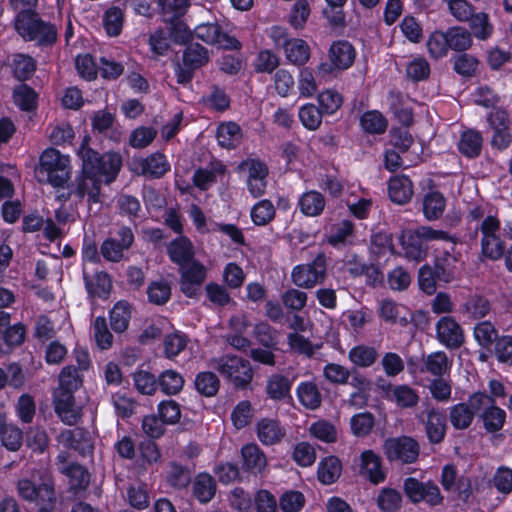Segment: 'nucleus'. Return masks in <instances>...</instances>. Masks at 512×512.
I'll return each mask as SVG.
<instances>
[{"label": "nucleus", "instance_id": "obj_1", "mask_svg": "<svg viewBox=\"0 0 512 512\" xmlns=\"http://www.w3.org/2000/svg\"><path fill=\"white\" fill-rule=\"evenodd\" d=\"M86 137L78 149L82 161L81 171L72 184L70 194L82 199L86 195L92 203L99 202L102 183L111 184L116 180L122 167V157L118 152L100 154L88 145Z\"/></svg>", "mask_w": 512, "mask_h": 512}, {"label": "nucleus", "instance_id": "obj_2", "mask_svg": "<svg viewBox=\"0 0 512 512\" xmlns=\"http://www.w3.org/2000/svg\"><path fill=\"white\" fill-rule=\"evenodd\" d=\"M433 240L450 241L455 244L454 237L444 230L434 229L430 226H419L415 229L402 231L399 242L404 257L416 263L424 261L428 256V242Z\"/></svg>", "mask_w": 512, "mask_h": 512}, {"label": "nucleus", "instance_id": "obj_3", "mask_svg": "<svg viewBox=\"0 0 512 512\" xmlns=\"http://www.w3.org/2000/svg\"><path fill=\"white\" fill-rule=\"evenodd\" d=\"M39 182H46L54 188H64L71 177L70 158L55 148L45 149L35 169Z\"/></svg>", "mask_w": 512, "mask_h": 512}, {"label": "nucleus", "instance_id": "obj_4", "mask_svg": "<svg viewBox=\"0 0 512 512\" xmlns=\"http://www.w3.org/2000/svg\"><path fill=\"white\" fill-rule=\"evenodd\" d=\"M214 361L215 369L235 389L246 390L250 387L254 371L248 359L234 354H225Z\"/></svg>", "mask_w": 512, "mask_h": 512}, {"label": "nucleus", "instance_id": "obj_5", "mask_svg": "<svg viewBox=\"0 0 512 512\" xmlns=\"http://www.w3.org/2000/svg\"><path fill=\"white\" fill-rule=\"evenodd\" d=\"M14 29L24 41H35L40 47H51L58 39L56 25L44 21L38 12L20 21H14Z\"/></svg>", "mask_w": 512, "mask_h": 512}, {"label": "nucleus", "instance_id": "obj_6", "mask_svg": "<svg viewBox=\"0 0 512 512\" xmlns=\"http://www.w3.org/2000/svg\"><path fill=\"white\" fill-rule=\"evenodd\" d=\"M382 449L390 464L400 466L416 463L420 455L418 441L408 435L388 437L384 440Z\"/></svg>", "mask_w": 512, "mask_h": 512}, {"label": "nucleus", "instance_id": "obj_7", "mask_svg": "<svg viewBox=\"0 0 512 512\" xmlns=\"http://www.w3.org/2000/svg\"><path fill=\"white\" fill-rule=\"evenodd\" d=\"M19 496L38 506V512H53L56 504V494L52 482L36 484L30 479H20L17 483Z\"/></svg>", "mask_w": 512, "mask_h": 512}, {"label": "nucleus", "instance_id": "obj_8", "mask_svg": "<svg viewBox=\"0 0 512 512\" xmlns=\"http://www.w3.org/2000/svg\"><path fill=\"white\" fill-rule=\"evenodd\" d=\"M500 228V220L493 215L485 217L479 228L482 234L481 254L492 261L499 260L504 255L505 242L498 235Z\"/></svg>", "mask_w": 512, "mask_h": 512}, {"label": "nucleus", "instance_id": "obj_9", "mask_svg": "<svg viewBox=\"0 0 512 512\" xmlns=\"http://www.w3.org/2000/svg\"><path fill=\"white\" fill-rule=\"evenodd\" d=\"M480 390L470 394L466 401L456 403L448 408V419L456 431H464L471 427L483 404Z\"/></svg>", "mask_w": 512, "mask_h": 512}, {"label": "nucleus", "instance_id": "obj_10", "mask_svg": "<svg viewBox=\"0 0 512 512\" xmlns=\"http://www.w3.org/2000/svg\"><path fill=\"white\" fill-rule=\"evenodd\" d=\"M356 57L354 46L347 40H336L330 45L328 62H321L318 71L322 75H329L335 71H344L350 68Z\"/></svg>", "mask_w": 512, "mask_h": 512}, {"label": "nucleus", "instance_id": "obj_11", "mask_svg": "<svg viewBox=\"0 0 512 512\" xmlns=\"http://www.w3.org/2000/svg\"><path fill=\"white\" fill-rule=\"evenodd\" d=\"M403 490L413 504L424 502L430 507H435L443 504L444 501L438 485L432 480L423 482L417 478L408 477L403 482Z\"/></svg>", "mask_w": 512, "mask_h": 512}, {"label": "nucleus", "instance_id": "obj_12", "mask_svg": "<svg viewBox=\"0 0 512 512\" xmlns=\"http://www.w3.org/2000/svg\"><path fill=\"white\" fill-rule=\"evenodd\" d=\"M327 260L324 253H319L307 264H300L293 268L291 277L293 283L300 287L309 289L316 284H321L326 278Z\"/></svg>", "mask_w": 512, "mask_h": 512}, {"label": "nucleus", "instance_id": "obj_13", "mask_svg": "<svg viewBox=\"0 0 512 512\" xmlns=\"http://www.w3.org/2000/svg\"><path fill=\"white\" fill-rule=\"evenodd\" d=\"M480 395L483 397V404L480 406L477 417L482 422L486 433L496 434L504 428L507 413L497 405L496 400L489 396L486 391H480Z\"/></svg>", "mask_w": 512, "mask_h": 512}, {"label": "nucleus", "instance_id": "obj_14", "mask_svg": "<svg viewBox=\"0 0 512 512\" xmlns=\"http://www.w3.org/2000/svg\"><path fill=\"white\" fill-rule=\"evenodd\" d=\"M487 123L493 130L491 146L499 151L506 150L512 143L510 118L505 109H496L487 115Z\"/></svg>", "mask_w": 512, "mask_h": 512}, {"label": "nucleus", "instance_id": "obj_15", "mask_svg": "<svg viewBox=\"0 0 512 512\" xmlns=\"http://www.w3.org/2000/svg\"><path fill=\"white\" fill-rule=\"evenodd\" d=\"M119 239L106 238L100 247V253L106 261L118 263L122 260L124 251L134 243V234L129 226H121L117 230Z\"/></svg>", "mask_w": 512, "mask_h": 512}, {"label": "nucleus", "instance_id": "obj_16", "mask_svg": "<svg viewBox=\"0 0 512 512\" xmlns=\"http://www.w3.org/2000/svg\"><path fill=\"white\" fill-rule=\"evenodd\" d=\"M180 291L188 298H195L199 288L204 283L207 270L198 260H192L185 266H180Z\"/></svg>", "mask_w": 512, "mask_h": 512}, {"label": "nucleus", "instance_id": "obj_17", "mask_svg": "<svg viewBox=\"0 0 512 512\" xmlns=\"http://www.w3.org/2000/svg\"><path fill=\"white\" fill-rule=\"evenodd\" d=\"M425 420H422L427 440L431 445H437L444 441L448 425L447 412L441 407H431L425 411Z\"/></svg>", "mask_w": 512, "mask_h": 512}, {"label": "nucleus", "instance_id": "obj_18", "mask_svg": "<svg viewBox=\"0 0 512 512\" xmlns=\"http://www.w3.org/2000/svg\"><path fill=\"white\" fill-rule=\"evenodd\" d=\"M359 474L373 485H378L387 479V470L383 459L372 449L363 450L359 456Z\"/></svg>", "mask_w": 512, "mask_h": 512}, {"label": "nucleus", "instance_id": "obj_19", "mask_svg": "<svg viewBox=\"0 0 512 512\" xmlns=\"http://www.w3.org/2000/svg\"><path fill=\"white\" fill-rule=\"evenodd\" d=\"M57 459L60 463L65 464L59 468V471L68 479V491L74 495L85 491L90 484L91 477L88 469L77 462L68 463L64 454H59Z\"/></svg>", "mask_w": 512, "mask_h": 512}, {"label": "nucleus", "instance_id": "obj_20", "mask_svg": "<svg viewBox=\"0 0 512 512\" xmlns=\"http://www.w3.org/2000/svg\"><path fill=\"white\" fill-rule=\"evenodd\" d=\"M133 164L139 175L149 179H160L171 169L167 157L161 152H154L146 157L134 159Z\"/></svg>", "mask_w": 512, "mask_h": 512}, {"label": "nucleus", "instance_id": "obj_21", "mask_svg": "<svg viewBox=\"0 0 512 512\" xmlns=\"http://www.w3.org/2000/svg\"><path fill=\"white\" fill-rule=\"evenodd\" d=\"M438 341L449 349H458L464 343L460 324L451 316H442L436 323Z\"/></svg>", "mask_w": 512, "mask_h": 512}, {"label": "nucleus", "instance_id": "obj_22", "mask_svg": "<svg viewBox=\"0 0 512 512\" xmlns=\"http://www.w3.org/2000/svg\"><path fill=\"white\" fill-rule=\"evenodd\" d=\"M454 250L455 247L452 246L451 251L444 250L434 257L433 269L439 283L449 284L457 279L460 254H455Z\"/></svg>", "mask_w": 512, "mask_h": 512}, {"label": "nucleus", "instance_id": "obj_23", "mask_svg": "<svg viewBox=\"0 0 512 512\" xmlns=\"http://www.w3.org/2000/svg\"><path fill=\"white\" fill-rule=\"evenodd\" d=\"M75 392L58 391L54 392V410L63 423L73 426L78 423L81 413L75 408Z\"/></svg>", "mask_w": 512, "mask_h": 512}, {"label": "nucleus", "instance_id": "obj_24", "mask_svg": "<svg viewBox=\"0 0 512 512\" xmlns=\"http://www.w3.org/2000/svg\"><path fill=\"white\" fill-rule=\"evenodd\" d=\"M167 254L169 259L179 267L189 264L195 256L191 240L183 235L176 237L168 244Z\"/></svg>", "mask_w": 512, "mask_h": 512}, {"label": "nucleus", "instance_id": "obj_25", "mask_svg": "<svg viewBox=\"0 0 512 512\" xmlns=\"http://www.w3.org/2000/svg\"><path fill=\"white\" fill-rule=\"evenodd\" d=\"M292 385L293 379L288 376L280 373L271 374L266 381L265 392L267 398L279 402L292 399Z\"/></svg>", "mask_w": 512, "mask_h": 512}, {"label": "nucleus", "instance_id": "obj_26", "mask_svg": "<svg viewBox=\"0 0 512 512\" xmlns=\"http://www.w3.org/2000/svg\"><path fill=\"white\" fill-rule=\"evenodd\" d=\"M282 47L284 49L286 59L296 66H304L310 58V47L303 39L285 38L282 43Z\"/></svg>", "mask_w": 512, "mask_h": 512}, {"label": "nucleus", "instance_id": "obj_27", "mask_svg": "<svg viewBox=\"0 0 512 512\" xmlns=\"http://www.w3.org/2000/svg\"><path fill=\"white\" fill-rule=\"evenodd\" d=\"M388 195L393 203H408L413 196L412 180L406 175L392 177L388 182Z\"/></svg>", "mask_w": 512, "mask_h": 512}, {"label": "nucleus", "instance_id": "obj_28", "mask_svg": "<svg viewBox=\"0 0 512 512\" xmlns=\"http://www.w3.org/2000/svg\"><path fill=\"white\" fill-rule=\"evenodd\" d=\"M300 212L306 217L320 216L326 206L325 196L317 190L305 191L298 199Z\"/></svg>", "mask_w": 512, "mask_h": 512}, {"label": "nucleus", "instance_id": "obj_29", "mask_svg": "<svg viewBox=\"0 0 512 512\" xmlns=\"http://www.w3.org/2000/svg\"><path fill=\"white\" fill-rule=\"evenodd\" d=\"M482 145V134L475 129H466L460 134L457 148L464 157L474 159L480 156Z\"/></svg>", "mask_w": 512, "mask_h": 512}, {"label": "nucleus", "instance_id": "obj_30", "mask_svg": "<svg viewBox=\"0 0 512 512\" xmlns=\"http://www.w3.org/2000/svg\"><path fill=\"white\" fill-rule=\"evenodd\" d=\"M59 437L66 448L73 449L83 456L93 450V444L84 429L64 430Z\"/></svg>", "mask_w": 512, "mask_h": 512}, {"label": "nucleus", "instance_id": "obj_31", "mask_svg": "<svg viewBox=\"0 0 512 512\" xmlns=\"http://www.w3.org/2000/svg\"><path fill=\"white\" fill-rule=\"evenodd\" d=\"M12 98L14 104L24 112H33L38 107L39 94L30 85L20 83L13 88Z\"/></svg>", "mask_w": 512, "mask_h": 512}, {"label": "nucleus", "instance_id": "obj_32", "mask_svg": "<svg viewBox=\"0 0 512 512\" xmlns=\"http://www.w3.org/2000/svg\"><path fill=\"white\" fill-rule=\"evenodd\" d=\"M257 437L264 445H273L281 441L285 436V430L280 426L279 421L263 418L256 425Z\"/></svg>", "mask_w": 512, "mask_h": 512}, {"label": "nucleus", "instance_id": "obj_33", "mask_svg": "<svg viewBox=\"0 0 512 512\" xmlns=\"http://www.w3.org/2000/svg\"><path fill=\"white\" fill-rule=\"evenodd\" d=\"M241 455L243 468L252 474L261 473L267 464L264 452L254 443L244 445Z\"/></svg>", "mask_w": 512, "mask_h": 512}, {"label": "nucleus", "instance_id": "obj_34", "mask_svg": "<svg viewBox=\"0 0 512 512\" xmlns=\"http://www.w3.org/2000/svg\"><path fill=\"white\" fill-rule=\"evenodd\" d=\"M10 67L13 77L21 83H24L34 75L37 63L36 60L28 54L16 53L12 57Z\"/></svg>", "mask_w": 512, "mask_h": 512}, {"label": "nucleus", "instance_id": "obj_35", "mask_svg": "<svg viewBox=\"0 0 512 512\" xmlns=\"http://www.w3.org/2000/svg\"><path fill=\"white\" fill-rule=\"evenodd\" d=\"M446 207V199L438 190H429L422 198V211L427 220H437L442 217Z\"/></svg>", "mask_w": 512, "mask_h": 512}, {"label": "nucleus", "instance_id": "obj_36", "mask_svg": "<svg viewBox=\"0 0 512 512\" xmlns=\"http://www.w3.org/2000/svg\"><path fill=\"white\" fill-rule=\"evenodd\" d=\"M342 472V463L337 456L330 455L320 460L317 467V478L324 485L335 483Z\"/></svg>", "mask_w": 512, "mask_h": 512}, {"label": "nucleus", "instance_id": "obj_37", "mask_svg": "<svg viewBox=\"0 0 512 512\" xmlns=\"http://www.w3.org/2000/svg\"><path fill=\"white\" fill-rule=\"evenodd\" d=\"M216 481L207 472L199 473L193 482V496L199 503L206 504L210 502L216 494Z\"/></svg>", "mask_w": 512, "mask_h": 512}, {"label": "nucleus", "instance_id": "obj_38", "mask_svg": "<svg viewBox=\"0 0 512 512\" xmlns=\"http://www.w3.org/2000/svg\"><path fill=\"white\" fill-rule=\"evenodd\" d=\"M371 260L379 262L381 258L395 253L391 234L378 232L371 236L369 247Z\"/></svg>", "mask_w": 512, "mask_h": 512}, {"label": "nucleus", "instance_id": "obj_39", "mask_svg": "<svg viewBox=\"0 0 512 512\" xmlns=\"http://www.w3.org/2000/svg\"><path fill=\"white\" fill-rule=\"evenodd\" d=\"M226 172V166L217 161L211 170L199 167L195 170L192 181L195 187L201 191H207L210 186L217 181V175H223Z\"/></svg>", "mask_w": 512, "mask_h": 512}, {"label": "nucleus", "instance_id": "obj_40", "mask_svg": "<svg viewBox=\"0 0 512 512\" xmlns=\"http://www.w3.org/2000/svg\"><path fill=\"white\" fill-rule=\"evenodd\" d=\"M110 326L115 333L127 330L131 319V306L127 301H118L109 311Z\"/></svg>", "mask_w": 512, "mask_h": 512}, {"label": "nucleus", "instance_id": "obj_41", "mask_svg": "<svg viewBox=\"0 0 512 512\" xmlns=\"http://www.w3.org/2000/svg\"><path fill=\"white\" fill-rule=\"evenodd\" d=\"M216 138L221 147L235 149L242 139V130L235 122L221 124L217 129Z\"/></svg>", "mask_w": 512, "mask_h": 512}, {"label": "nucleus", "instance_id": "obj_42", "mask_svg": "<svg viewBox=\"0 0 512 512\" xmlns=\"http://www.w3.org/2000/svg\"><path fill=\"white\" fill-rule=\"evenodd\" d=\"M209 59L207 48L194 42H190L186 45L182 55V63L184 66H191L196 70L205 66L209 62Z\"/></svg>", "mask_w": 512, "mask_h": 512}, {"label": "nucleus", "instance_id": "obj_43", "mask_svg": "<svg viewBox=\"0 0 512 512\" xmlns=\"http://www.w3.org/2000/svg\"><path fill=\"white\" fill-rule=\"evenodd\" d=\"M299 402L306 408L317 409L322 402L321 393L313 382H300L296 389Z\"/></svg>", "mask_w": 512, "mask_h": 512}, {"label": "nucleus", "instance_id": "obj_44", "mask_svg": "<svg viewBox=\"0 0 512 512\" xmlns=\"http://www.w3.org/2000/svg\"><path fill=\"white\" fill-rule=\"evenodd\" d=\"M471 30V35L479 40H486L493 34L494 28L490 22L489 15L485 12L471 13V18L467 21Z\"/></svg>", "mask_w": 512, "mask_h": 512}, {"label": "nucleus", "instance_id": "obj_45", "mask_svg": "<svg viewBox=\"0 0 512 512\" xmlns=\"http://www.w3.org/2000/svg\"><path fill=\"white\" fill-rule=\"evenodd\" d=\"M462 311L464 314H467L469 318L481 319L490 313L491 303L482 295H470L463 304Z\"/></svg>", "mask_w": 512, "mask_h": 512}, {"label": "nucleus", "instance_id": "obj_46", "mask_svg": "<svg viewBox=\"0 0 512 512\" xmlns=\"http://www.w3.org/2000/svg\"><path fill=\"white\" fill-rule=\"evenodd\" d=\"M194 386L200 395L213 397L219 391L220 380L218 376L211 371H201L196 374Z\"/></svg>", "mask_w": 512, "mask_h": 512}, {"label": "nucleus", "instance_id": "obj_47", "mask_svg": "<svg viewBox=\"0 0 512 512\" xmlns=\"http://www.w3.org/2000/svg\"><path fill=\"white\" fill-rule=\"evenodd\" d=\"M348 357L355 366L368 368L377 361L378 352L374 347L360 344L349 350Z\"/></svg>", "mask_w": 512, "mask_h": 512}, {"label": "nucleus", "instance_id": "obj_48", "mask_svg": "<svg viewBox=\"0 0 512 512\" xmlns=\"http://www.w3.org/2000/svg\"><path fill=\"white\" fill-rule=\"evenodd\" d=\"M276 209L269 199L255 203L250 211L251 221L255 226H266L274 220Z\"/></svg>", "mask_w": 512, "mask_h": 512}, {"label": "nucleus", "instance_id": "obj_49", "mask_svg": "<svg viewBox=\"0 0 512 512\" xmlns=\"http://www.w3.org/2000/svg\"><path fill=\"white\" fill-rule=\"evenodd\" d=\"M202 102L206 107L216 112L223 113L231 106V98L225 89L218 85H212L210 94L202 97Z\"/></svg>", "mask_w": 512, "mask_h": 512}, {"label": "nucleus", "instance_id": "obj_50", "mask_svg": "<svg viewBox=\"0 0 512 512\" xmlns=\"http://www.w3.org/2000/svg\"><path fill=\"white\" fill-rule=\"evenodd\" d=\"M183 386L184 378L175 370H165L158 377V388L166 395H177Z\"/></svg>", "mask_w": 512, "mask_h": 512}, {"label": "nucleus", "instance_id": "obj_51", "mask_svg": "<svg viewBox=\"0 0 512 512\" xmlns=\"http://www.w3.org/2000/svg\"><path fill=\"white\" fill-rule=\"evenodd\" d=\"M355 225L349 219H344L339 223L333 224L327 235V243L332 247L345 245L347 238L354 233Z\"/></svg>", "mask_w": 512, "mask_h": 512}, {"label": "nucleus", "instance_id": "obj_52", "mask_svg": "<svg viewBox=\"0 0 512 512\" xmlns=\"http://www.w3.org/2000/svg\"><path fill=\"white\" fill-rule=\"evenodd\" d=\"M376 503L382 512H397L402 506V495L395 488L384 487L379 491Z\"/></svg>", "mask_w": 512, "mask_h": 512}, {"label": "nucleus", "instance_id": "obj_53", "mask_svg": "<svg viewBox=\"0 0 512 512\" xmlns=\"http://www.w3.org/2000/svg\"><path fill=\"white\" fill-rule=\"evenodd\" d=\"M318 108L324 115L335 114L343 104V96L334 89H325L317 95Z\"/></svg>", "mask_w": 512, "mask_h": 512}, {"label": "nucleus", "instance_id": "obj_54", "mask_svg": "<svg viewBox=\"0 0 512 512\" xmlns=\"http://www.w3.org/2000/svg\"><path fill=\"white\" fill-rule=\"evenodd\" d=\"M170 43L171 41L166 29L158 28L150 33L148 45L152 53V58L157 59L168 55Z\"/></svg>", "mask_w": 512, "mask_h": 512}, {"label": "nucleus", "instance_id": "obj_55", "mask_svg": "<svg viewBox=\"0 0 512 512\" xmlns=\"http://www.w3.org/2000/svg\"><path fill=\"white\" fill-rule=\"evenodd\" d=\"M446 32L448 37L449 50L451 49L454 51L463 52L471 47V33L464 27H449Z\"/></svg>", "mask_w": 512, "mask_h": 512}, {"label": "nucleus", "instance_id": "obj_56", "mask_svg": "<svg viewBox=\"0 0 512 512\" xmlns=\"http://www.w3.org/2000/svg\"><path fill=\"white\" fill-rule=\"evenodd\" d=\"M103 27L111 37L119 36L123 29L124 12L117 6L109 7L103 15Z\"/></svg>", "mask_w": 512, "mask_h": 512}, {"label": "nucleus", "instance_id": "obj_57", "mask_svg": "<svg viewBox=\"0 0 512 512\" xmlns=\"http://www.w3.org/2000/svg\"><path fill=\"white\" fill-rule=\"evenodd\" d=\"M360 124L363 130L369 134H382L388 126L387 119L377 110L363 113L360 118Z\"/></svg>", "mask_w": 512, "mask_h": 512}, {"label": "nucleus", "instance_id": "obj_58", "mask_svg": "<svg viewBox=\"0 0 512 512\" xmlns=\"http://www.w3.org/2000/svg\"><path fill=\"white\" fill-rule=\"evenodd\" d=\"M473 334L476 342L485 349H490V347L496 343L497 339L500 338L497 329L490 321L477 323L474 327Z\"/></svg>", "mask_w": 512, "mask_h": 512}, {"label": "nucleus", "instance_id": "obj_59", "mask_svg": "<svg viewBox=\"0 0 512 512\" xmlns=\"http://www.w3.org/2000/svg\"><path fill=\"white\" fill-rule=\"evenodd\" d=\"M323 116L325 115L322 111L312 103L302 105L298 111L300 122L309 131H315L320 127Z\"/></svg>", "mask_w": 512, "mask_h": 512}, {"label": "nucleus", "instance_id": "obj_60", "mask_svg": "<svg viewBox=\"0 0 512 512\" xmlns=\"http://www.w3.org/2000/svg\"><path fill=\"white\" fill-rule=\"evenodd\" d=\"M375 425V417L371 412L365 411L353 415L350 419V428L353 435L359 438L368 436Z\"/></svg>", "mask_w": 512, "mask_h": 512}, {"label": "nucleus", "instance_id": "obj_61", "mask_svg": "<svg viewBox=\"0 0 512 512\" xmlns=\"http://www.w3.org/2000/svg\"><path fill=\"white\" fill-rule=\"evenodd\" d=\"M280 64L279 56L272 50H260L253 61V68L256 73L271 74Z\"/></svg>", "mask_w": 512, "mask_h": 512}, {"label": "nucleus", "instance_id": "obj_62", "mask_svg": "<svg viewBox=\"0 0 512 512\" xmlns=\"http://www.w3.org/2000/svg\"><path fill=\"white\" fill-rule=\"evenodd\" d=\"M147 296L150 303L164 305L170 300L171 286L164 280L152 281L148 285Z\"/></svg>", "mask_w": 512, "mask_h": 512}, {"label": "nucleus", "instance_id": "obj_63", "mask_svg": "<svg viewBox=\"0 0 512 512\" xmlns=\"http://www.w3.org/2000/svg\"><path fill=\"white\" fill-rule=\"evenodd\" d=\"M93 334L96 345L101 350L111 348L113 344V335L108 329L107 321L104 316H97L93 322Z\"/></svg>", "mask_w": 512, "mask_h": 512}, {"label": "nucleus", "instance_id": "obj_64", "mask_svg": "<svg viewBox=\"0 0 512 512\" xmlns=\"http://www.w3.org/2000/svg\"><path fill=\"white\" fill-rule=\"evenodd\" d=\"M427 48L432 58L439 59L449 51L447 32L436 30L432 32L427 41Z\"/></svg>", "mask_w": 512, "mask_h": 512}]
</instances>
